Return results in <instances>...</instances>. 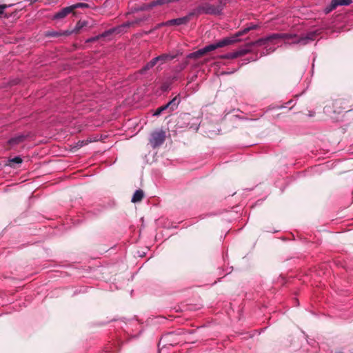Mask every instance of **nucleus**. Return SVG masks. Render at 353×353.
<instances>
[{
	"mask_svg": "<svg viewBox=\"0 0 353 353\" xmlns=\"http://www.w3.org/2000/svg\"><path fill=\"white\" fill-rule=\"evenodd\" d=\"M353 101L349 98H341L334 100L332 103V112L340 117H332V119L337 121L343 120V113L352 110Z\"/></svg>",
	"mask_w": 353,
	"mask_h": 353,
	"instance_id": "1",
	"label": "nucleus"
},
{
	"mask_svg": "<svg viewBox=\"0 0 353 353\" xmlns=\"http://www.w3.org/2000/svg\"><path fill=\"white\" fill-rule=\"evenodd\" d=\"M223 12V10L218 2L217 5L211 4L208 2L200 3L197 7L190 12L192 17H198L201 14L220 15Z\"/></svg>",
	"mask_w": 353,
	"mask_h": 353,
	"instance_id": "2",
	"label": "nucleus"
},
{
	"mask_svg": "<svg viewBox=\"0 0 353 353\" xmlns=\"http://www.w3.org/2000/svg\"><path fill=\"white\" fill-rule=\"evenodd\" d=\"M293 36L288 34H272L268 37L261 38L253 42H249L248 43V47L250 46V48L252 49V47L253 46H266L267 44L270 43H274V41L278 39H285V38H291Z\"/></svg>",
	"mask_w": 353,
	"mask_h": 353,
	"instance_id": "3",
	"label": "nucleus"
},
{
	"mask_svg": "<svg viewBox=\"0 0 353 353\" xmlns=\"http://www.w3.org/2000/svg\"><path fill=\"white\" fill-rule=\"evenodd\" d=\"M239 41V39H236V37H226L219 41L216 43L210 44L203 48L205 53L207 54L219 48H223L227 46L232 45Z\"/></svg>",
	"mask_w": 353,
	"mask_h": 353,
	"instance_id": "4",
	"label": "nucleus"
},
{
	"mask_svg": "<svg viewBox=\"0 0 353 353\" xmlns=\"http://www.w3.org/2000/svg\"><path fill=\"white\" fill-rule=\"evenodd\" d=\"M180 103V98L179 95L175 96L170 101L165 105L159 107L154 113V116H159L163 112L168 110L170 113L175 110Z\"/></svg>",
	"mask_w": 353,
	"mask_h": 353,
	"instance_id": "5",
	"label": "nucleus"
},
{
	"mask_svg": "<svg viewBox=\"0 0 353 353\" xmlns=\"http://www.w3.org/2000/svg\"><path fill=\"white\" fill-rule=\"evenodd\" d=\"M165 140V132L163 130L156 131L152 133L150 143L155 148L163 143Z\"/></svg>",
	"mask_w": 353,
	"mask_h": 353,
	"instance_id": "6",
	"label": "nucleus"
},
{
	"mask_svg": "<svg viewBox=\"0 0 353 353\" xmlns=\"http://www.w3.org/2000/svg\"><path fill=\"white\" fill-rule=\"evenodd\" d=\"M292 37L291 38H285V39H290L292 40V43H300L302 45H306L309 41H313L315 39L316 37V32H311L307 34L305 37H301L299 38H297L296 34H292Z\"/></svg>",
	"mask_w": 353,
	"mask_h": 353,
	"instance_id": "7",
	"label": "nucleus"
},
{
	"mask_svg": "<svg viewBox=\"0 0 353 353\" xmlns=\"http://www.w3.org/2000/svg\"><path fill=\"white\" fill-rule=\"evenodd\" d=\"M161 341L164 343V345L171 346L179 344L181 342L179 335L174 332L165 334Z\"/></svg>",
	"mask_w": 353,
	"mask_h": 353,
	"instance_id": "8",
	"label": "nucleus"
},
{
	"mask_svg": "<svg viewBox=\"0 0 353 353\" xmlns=\"http://www.w3.org/2000/svg\"><path fill=\"white\" fill-rule=\"evenodd\" d=\"M192 15H190V12L185 17L173 19L165 21V26H181L186 25L192 18Z\"/></svg>",
	"mask_w": 353,
	"mask_h": 353,
	"instance_id": "9",
	"label": "nucleus"
},
{
	"mask_svg": "<svg viewBox=\"0 0 353 353\" xmlns=\"http://www.w3.org/2000/svg\"><path fill=\"white\" fill-rule=\"evenodd\" d=\"M30 133L27 134H21L17 135L11 139H10L8 141V145L10 146V148H12L20 143H23L28 137H29Z\"/></svg>",
	"mask_w": 353,
	"mask_h": 353,
	"instance_id": "10",
	"label": "nucleus"
},
{
	"mask_svg": "<svg viewBox=\"0 0 353 353\" xmlns=\"http://www.w3.org/2000/svg\"><path fill=\"white\" fill-rule=\"evenodd\" d=\"M351 3L352 0H332L330 4L325 8V12L329 13L339 6H348Z\"/></svg>",
	"mask_w": 353,
	"mask_h": 353,
	"instance_id": "11",
	"label": "nucleus"
},
{
	"mask_svg": "<svg viewBox=\"0 0 353 353\" xmlns=\"http://www.w3.org/2000/svg\"><path fill=\"white\" fill-rule=\"evenodd\" d=\"M177 56L176 54L173 53H163L160 54L159 56H157V58L159 59V65H162L169 61H171L176 58Z\"/></svg>",
	"mask_w": 353,
	"mask_h": 353,
	"instance_id": "12",
	"label": "nucleus"
},
{
	"mask_svg": "<svg viewBox=\"0 0 353 353\" xmlns=\"http://www.w3.org/2000/svg\"><path fill=\"white\" fill-rule=\"evenodd\" d=\"M73 11V8L71 6L65 7L59 12H57L54 16V19H63L65 18L68 14L71 13Z\"/></svg>",
	"mask_w": 353,
	"mask_h": 353,
	"instance_id": "13",
	"label": "nucleus"
},
{
	"mask_svg": "<svg viewBox=\"0 0 353 353\" xmlns=\"http://www.w3.org/2000/svg\"><path fill=\"white\" fill-rule=\"evenodd\" d=\"M130 26V23H124L120 26L114 28L112 29H110L108 32H106L103 36H106L109 34H119L123 31H125V29L128 28Z\"/></svg>",
	"mask_w": 353,
	"mask_h": 353,
	"instance_id": "14",
	"label": "nucleus"
},
{
	"mask_svg": "<svg viewBox=\"0 0 353 353\" xmlns=\"http://www.w3.org/2000/svg\"><path fill=\"white\" fill-rule=\"evenodd\" d=\"M144 197V192L142 190L139 189L135 191L134 193L131 201L132 203H138L142 201Z\"/></svg>",
	"mask_w": 353,
	"mask_h": 353,
	"instance_id": "15",
	"label": "nucleus"
},
{
	"mask_svg": "<svg viewBox=\"0 0 353 353\" xmlns=\"http://www.w3.org/2000/svg\"><path fill=\"white\" fill-rule=\"evenodd\" d=\"M71 32L69 31L57 32V31H47L45 34L46 37H58L60 36H68Z\"/></svg>",
	"mask_w": 353,
	"mask_h": 353,
	"instance_id": "16",
	"label": "nucleus"
},
{
	"mask_svg": "<svg viewBox=\"0 0 353 353\" xmlns=\"http://www.w3.org/2000/svg\"><path fill=\"white\" fill-rule=\"evenodd\" d=\"M205 54V51H204L203 48H202V49H199V50H197L196 52L189 54L188 55V58L196 59H199V58L203 57Z\"/></svg>",
	"mask_w": 353,
	"mask_h": 353,
	"instance_id": "17",
	"label": "nucleus"
},
{
	"mask_svg": "<svg viewBox=\"0 0 353 353\" xmlns=\"http://www.w3.org/2000/svg\"><path fill=\"white\" fill-rule=\"evenodd\" d=\"M251 51L252 49L250 48V46L248 47V43H247L244 47L241 48L238 50H236L239 57L244 56L248 53L250 52Z\"/></svg>",
	"mask_w": 353,
	"mask_h": 353,
	"instance_id": "18",
	"label": "nucleus"
},
{
	"mask_svg": "<svg viewBox=\"0 0 353 353\" xmlns=\"http://www.w3.org/2000/svg\"><path fill=\"white\" fill-rule=\"evenodd\" d=\"M291 108L292 107L288 108L287 106H279L276 108V110H279V112L276 113L274 117L279 118L281 114H287Z\"/></svg>",
	"mask_w": 353,
	"mask_h": 353,
	"instance_id": "19",
	"label": "nucleus"
},
{
	"mask_svg": "<svg viewBox=\"0 0 353 353\" xmlns=\"http://www.w3.org/2000/svg\"><path fill=\"white\" fill-rule=\"evenodd\" d=\"M258 28V26L257 25H252L247 28H245L242 31H239L235 35H234L233 37H236V39H238L239 37L240 36H242L245 34H246L247 32H248L250 30H255Z\"/></svg>",
	"mask_w": 353,
	"mask_h": 353,
	"instance_id": "20",
	"label": "nucleus"
},
{
	"mask_svg": "<svg viewBox=\"0 0 353 353\" xmlns=\"http://www.w3.org/2000/svg\"><path fill=\"white\" fill-rule=\"evenodd\" d=\"M87 25H88V21H79L77 22V23L76 24V26L72 32L78 33L81 29H82L83 27L86 26Z\"/></svg>",
	"mask_w": 353,
	"mask_h": 353,
	"instance_id": "21",
	"label": "nucleus"
},
{
	"mask_svg": "<svg viewBox=\"0 0 353 353\" xmlns=\"http://www.w3.org/2000/svg\"><path fill=\"white\" fill-rule=\"evenodd\" d=\"M22 161L23 160L20 157H15L9 160L10 166H14V163L21 164Z\"/></svg>",
	"mask_w": 353,
	"mask_h": 353,
	"instance_id": "22",
	"label": "nucleus"
},
{
	"mask_svg": "<svg viewBox=\"0 0 353 353\" xmlns=\"http://www.w3.org/2000/svg\"><path fill=\"white\" fill-rule=\"evenodd\" d=\"M153 66L151 65L150 62L146 63L145 65H144L140 70V74H144L146 71L149 70L150 69L152 68Z\"/></svg>",
	"mask_w": 353,
	"mask_h": 353,
	"instance_id": "23",
	"label": "nucleus"
},
{
	"mask_svg": "<svg viewBox=\"0 0 353 353\" xmlns=\"http://www.w3.org/2000/svg\"><path fill=\"white\" fill-rule=\"evenodd\" d=\"M237 57H239V56L236 51L226 54L224 56H223V58L224 59H236Z\"/></svg>",
	"mask_w": 353,
	"mask_h": 353,
	"instance_id": "24",
	"label": "nucleus"
},
{
	"mask_svg": "<svg viewBox=\"0 0 353 353\" xmlns=\"http://www.w3.org/2000/svg\"><path fill=\"white\" fill-rule=\"evenodd\" d=\"M265 52H263L262 54L263 55L268 54L275 50V48L269 47V43L266 45L265 47Z\"/></svg>",
	"mask_w": 353,
	"mask_h": 353,
	"instance_id": "25",
	"label": "nucleus"
},
{
	"mask_svg": "<svg viewBox=\"0 0 353 353\" xmlns=\"http://www.w3.org/2000/svg\"><path fill=\"white\" fill-rule=\"evenodd\" d=\"M88 7H89L88 4L84 3H78L75 5L72 6V8H73V10L75 8H88Z\"/></svg>",
	"mask_w": 353,
	"mask_h": 353,
	"instance_id": "26",
	"label": "nucleus"
},
{
	"mask_svg": "<svg viewBox=\"0 0 353 353\" xmlns=\"http://www.w3.org/2000/svg\"><path fill=\"white\" fill-rule=\"evenodd\" d=\"M231 0H219V3L222 8V10H223L225 5L230 2Z\"/></svg>",
	"mask_w": 353,
	"mask_h": 353,
	"instance_id": "27",
	"label": "nucleus"
},
{
	"mask_svg": "<svg viewBox=\"0 0 353 353\" xmlns=\"http://www.w3.org/2000/svg\"><path fill=\"white\" fill-rule=\"evenodd\" d=\"M150 62L153 67L155 66L157 63L159 64V59H158L157 57L151 59V61H150Z\"/></svg>",
	"mask_w": 353,
	"mask_h": 353,
	"instance_id": "28",
	"label": "nucleus"
},
{
	"mask_svg": "<svg viewBox=\"0 0 353 353\" xmlns=\"http://www.w3.org/2000/svg\"><path fill=\"white\" fill-rule=\"evenodd\" d=\"M8 7L6 4H1L0 5V15L3 14L4 12V10Z\"/></svg>",
	"mask_w": 353,
	"mask_h": 353,
	"instance_id": "29",
	"label": "nucleus"
},
{
	"mask_svg": "<svg viewBox=\"0 0 353 353\" xmlns=\"http://www.w3.org/2000/svg\"><path fill=\"white\" fill-rule=\"evenodd\" d=\"M165 23V22H163V23L157 24V26L155 27V29H159L162 26H166Z\"/></svg>",
	"mask_w": 353,
	"mask_h": 353,
	"instance_id": "30",
	"label": "nucleus"
},
{
	"mask_svg": "<svg viewBox=\"0 0 353 353\" xmlns=\"http://www.w3.org/2000/svg\"><path fill=\"white\" fill-rule=\"evenodd\" d=\"M336 353H343V352H336Z\"/></svg>",
	"mask_w": 353,
	"mask_h": 353,
	"instance_id": "31",
	"label": "nucleus"
}]
</instances>
